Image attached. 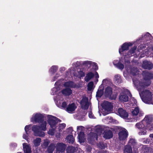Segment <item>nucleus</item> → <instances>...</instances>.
<instances>
[{
	"label": "nucleus",
	"instance_id": "f257e3e1",
	"mask_svg": "<svg viewBox=\"0 0 153 153\" xmlns=\"http://www.w3.org/2000/svg\"><path fill=\"white\" fill-rule=\"evenodd\" d=\"M143 79H140L139 76H136L133 79V84L139 92L142 101L145 103L153 105V94L149 90L144 89L149 85L151 82L150 79L153 78V74L145 71L143 72Z\"/></svg>",
	"mask_w": 153,
	"mask_h": 153
},
{
	"label": "nucleus",
	"instance_id": "f03ea898",
	"mask_svg": "<svg viewBox=\"0 0 153 153\" xmlns=\"http://www.w3.org/2000/svg\"><path fill=\"white\" fill-rule=\"evenodd\" d=\"M55 101L57 106L61 109H65L66 111L69 113H72L77 108V106L74 103L69 104L67 106L66 102L64 101L62 97L58 95L56 99H55Z\"/></svg>",
	"mask_w": 153,
	"mask_h": 153
},
{
	"label": "nucleus",
	"instance_id": "7ed1b4c3",
	"mask_svg": "<svg viewBox=\"0 0 153 153\" xmlns=\"http://www.w3.org/2000/svg\"><path fill=\"white\" fill-rule=\"evenodd\" d=\"M132 42H125L123 43L119 49V53L120 55L123 56L131 57L134 56L135 53L137 46H134L129 51L126 52V51L128 50L129 47L133 45Z\"/></svg>",
	"mask_w": 153,
	"mask_h": 153
},
{
	"label": "nucleus",
	"instance_id": "20e7f679",
	"mask_svg": "<svg viewBox=\"0 0 153 153\" xmlns=\"http://www.w3.org/2000/svg\"><path fill=\"white\" fill-rule=\"evenodd\" d=\"M152 121V118L150 116H147L141 122L137 123L135 126L139 129H141L139 132V135H143L146 134V125H149Z\"/></svg>",
	"mask_w": 153,
	"mask_h": 153
},
{
	"label": "nucleus",
	"instance_id": "39448f33",
	"mask_svg": "<svg viewBox=\"0 0 153 153\" xmlns=\"http://www.w3.org/2000/svg\"><path fill=\"white\" fill-rule=\"evenodd\" d=\"M47 117L48 119V122L51 128V129H50L48 132V133L50 135H52L54 134L55 131L57 123L61 122V120L57 117L51 115H47Z\"/></svg>",
	"mask_w": 153,
	"mask_h": 153
},
{
	"label": "nucleus",
	"instance_id": "423d86ee",
	"mask_svg": "<svg viewBox=\"0 0 153 153\" xmlns=\"http://www.w3.org/2000/svg\"><path fill=\"white\" fill-rule=\"evenodd\" d=\"M41 124L40 126L37 125H34L32 127V130L34 132L35 136L40 137H43L45 134L44 132L41 130L45 131L46 130V126L47 124L46 121H42L40 123Z\"/></svg>",
	"mask_w": 153,
	"mask_h": 153
},
{
	"label": "nucleus",
	"instance_id": "0eeeda50",
	"mask_svg": "<svg viewBox=\"0 0 153 153\" xmlns=\"http://www.w3.org/2000/svg\"><path fill=\"white\" fill-rule=\"evenodd\" d=\"M132 146L134 149V151L135 152L139 147V145L136 143L135 140L131 139L129 140L128 145L126 146L124 149V153H132Z\"/></svg>",
	"mask_w": 153,
	"mask_h": 153
},
{
	"label": "nucleus",
	"instance_id": "6e6552de",
	"mask_svg": "<svg viewBox=\"0 0 153 153\" xmlns=\"http://www.w3.org/2000/svg\"><path fill=\"white\" fill-rule=\"evenodd\" d=\"M96 133L91 132L88 135V140L90 143H92V141L97 140V136L100 135L102 133V129L99 126L95 128Z\"/></svg>",
	"mask_w": 153,
	"mask_h": 153
},
{
	"label": "nucleus",
	"instance_id": "1a4fd4ad",
	"mask_svg": "<svg viewBox=\"0 0 153 153\" xmlns=\"http://www.w3.org/2000/svg\"><path fill=\"white\" fill-rule=\"evenodd\" d=\"M45 117V115L40 113L33 114L30 118V121L33 123H41Z\"/></svg>",
	"mask_w": 153,
	"mask_h": 153
},
{
	"label": "nucleus",
	"instance_id": "9d476101",
	"mask_svg": "<svg viewBox=\"0 0 153 153\" xmlns=\"http://www.w3.org/2000/svg\"><path fill=\"white\" fill-rule=\"evenodd\" d=\"M128 95L131 97V94L127 89H123V91L120 93L119 96V99L121 102H126L128 101Z\"/></svg>",
	"mask_w": 153,
	"mask_h": 153
},
{
	"label": "nucleus",
	"instance_id": "9b49d317",
	"mask_svg": "<svg viewBox=\"0 0 153 153\" xmlns=\"http://www.w3.org/2000/svg\"><path fill=\"white\" fill-rule=\"evenodd\" d=\"M131 114L134 118V120L137 121L140 119V118L143 116L144 113L142 111L140 110L139 108L136 107L131 111Z\"/></svg>",
	"mask_w": 153,
	"mask_h": 153
},
{
	"label": "nucleus",
	"instance_id": "f8f14e48",
	"mask_svg": "<svg viewBox=\"0 0 153 153\" xmlns=\"http://www.w3.org/2000/svg\"><path fill=\"white\" fill-rule=\"evenodd\" d=\"M128 134L127 130L125 128H122L118 133L119 139L120 141H125L127 139Z\"/></svg>",
	"mask_w": 153,
	"mask_h": 153
},
{
	"label": "nucleus",
	"instance_id": "ddd939ff",
	"mask_svg": "<svg viewBox=\"0 0 153 153\" xmlns=\"http://www.w3.org/2000/svg\"><path fill=\"white\" fill-rule=\"evenodd\" d=\"M78 74H76V73L74 71L73 68H71L69 69L67 72L66 74L67 76L69 77L70 76H71L72 75H74V76H78V77H81L84 76V73L82 71H80L78 72Z\"/></svg>",
	"mask_w": 153,
	"mask_h": 153
},
{
	"label": "nucleus",
	"instance_id": "4468645a",
	"mask_svg": "<svg viewBox=\"0 0 153 153\" xmlns=\"http://www.w3.org/2000/svg\"><path fill=\"white\" fill-rule=\"evenodd\" d=\"M94 76L97 79V82L99 76L98 73L96 71H94L93 73L90 72L87 74L85 78V80L87 82Z\"/></svg>",
	"mask_w": 153,
	"mask_h": 153
},
{
	"label": "nucleus",
	"instance_id": "2eb2a0df",
	"mask_svg": "<svg viewBox=\"0 0 153 153\" xmlns=\"http://www.w3.org/2000/svg\"><path fill=\"white\" fill-rule=\"evenodd\" d=\"M55 87L53 88L51 90V94L52 95L55 94L57 92L61 89V80L56 82L55 84Z\"/></svg>",
	"mask_w": 153,
	"mask_h": 153
},
{
	"label": "nucleus",
	"instance_id": "dca6fc26",
	"mask_svg": "<svg viewBox=\"0 0 153 153\" xmlns=\"http://www.w3.org/2000/svg\"><path fill=\"white\" fill-rule=\"evenodd\" d=\"M80 103L82 109H87L89 105L88 98L85 96H83L80 101Z\"/></svg>",
	"mask_w": 153,
	"mask_h": 153
},
{
	"label": "nucleus",
	"instance_id": "f3484780",
	"mask_svg": "<svg viewBox=\"0 0 153 153\" xmlns=\"http://www.w3.org/2000/svg\"><path fill=\"white\" fill-rule=\"evenodd\" d=\"M102 107L106 111L110 112L112 111L113 105L111 102L105 101L102 104Z\"/></svg>",
	"mask_w": 153,
	"mask_h": 153
},
{
	"label": "nucleus",
	"instance_id": "a211bd4d",
	"mask_svg": "<svg viewBox=\"0 0 153 153\" xmlns=\"http://www.w3.org/2000/svg\"><path fill=\"white\" fill-rule=\"evenodd\" d=\"M123 60H114L113 62V63L114 66L120 70H122L124 68L123 65Z\"/></svg>",
	"mask_w": 153,
	"mask_h": 153
},
{
	"label": "nucleus",
	"instance_id": "6ab92c4d",
	"mask_svg": "<svg viewBox=\"0 0 153 153\" xmlns=\"http://www.w3.org/2000/svg\"><path fill=\"white\" fill-rule=\"evenodd\" d=\"M72 93V91L69 88H66L64 89H63L62 90L61 92H59L58 94L54 98V100H55V99H56L57 96L58 95L59 96L62 97V96L61 95V93L63 95H65V96H69Z\"/></svg>",
	"mask_w": 153,
	"mask_h": 153
},
{
	"label": "nucleus",
	"instance_id": "aec40b11",
	"mask_svg": "<svg viewBox=\"0 0 153 153\" xmlns=\"http://www.w3.org/2000/svg\"><path fill=\"white\" fill-rule=\"evenodd\" d=\"M118 114L121 117L126 119L128 117V114L122 108H119L117 111Z\"/></svg>",
	"mask_w": 153,
	"mask_h": 153
},
{
	"label": "nucleus",
	"instance_id": "412c9836",
	"mask_svg": "<svg viewBox=\"0 0 153 153\" xmlns=\"http://www.w3.org/2000/svg\"><path fill=\"white\" fill-rule=\"evenodd\" d=\"M142 67L144 69L149 70L153 68V65L150 62L145 61L143 62Z\"/></svg>",
	"mask_w": 153,
	"mask_h": 153
},
{
	"label": "nucleus",
	"instance_id": "4be33fe9",
	"mask_svg": "<svg viewBox=\"0 0 153 153\" xmlns=\"http://www.w3.org/2000/svg\"><path fill=\"white\" fill-rule=\"evenodd\" d=\"M66 146L65 144L60 143L57 144L56 151L57 152H63L65 149Z\"/></svg>",
	"mask_w": 153,
	"mask_h": 153
},
{
	"label": "nucleus",
	"instance_id": "5701e85b",
	"mask_svg": "<svg viewBox=\"0 0 153 153\" xmlns=\"http://www.w3.org/2000/svg\"><path fill=\"white\" fill-rule=\"evenodd\" d=\"M23 149L25 153H31V149L29 145L26 143L23 144Z\"/></svg>",
	"mask_w": 153,
	"mask_h": 153
},
{
	"label": "nucleus",
	"instance_id": "b1692460",
	"mask_svg": "<svg viewBox=\"0 0 153 153\" xmlns=\"http://www.w3.org/2000/svg\"><path fill=\"white\" fill-rule=\"evenodd\" d=\"M114 81L116 84L119 85L122 82V80L120 75L116 74L114 76Z\"/></svg>",
	"mask_w": 153,
	"mask_h": 153
},
{
	"label": "nucleus",
	"instance_id": "393cba45",
	"mask_svg": "<svg viewBox=\"0 0 153 153\" xmlns=\"http://www.w3.org/2000/svg\"><path fill=\"white\" fill-rule=\"evenodd\" d=\"M113 134L111 131H105L103 137L105 139H109L112 137Z\"/></svg>",
	"mask_w": 153,
	"mask_h": 153
},
{
	"label": "nucleus",
	"instance_id": "a878e982",
	"mask_svg": "<svg viewBox=\"0 0 153 153\" xmlns=\"http://www.w3.org/2000/svg\"><path fill=\"white\" fill-rule=\"evenodd\" d=\"M78 138L79 142L80 143L84 142L85 141L86 138L83 132H80L78 134Z\"/></svg>",
	"mask_w": 153,
	"mask_h": 153
},
{
	"label": "nucleus",
	"instance_id": "bb28decb",
	"mask_svg": "<svg viewBox=\"0 0 153 153\" xmlns=\"http://www.w3.org/2000/svg\"><path fill=\"white\" fill-rule=\"evenodd\" d=\"M64 85L65 87L71 88H76L77 86L76 84L71 81L66 82Z\"/></svg>",
	"mask_w": 153,
	"mask_h": 153
},
{
	"label": "nucleus",
	"instance_id": "cd10ccee",
	"mask_svg": "<svg viewBox=\"0 0 153 153\" xmlns=\"http://www.w3.org/2000/svg\"><path fill=\"white\" fill-rule=\"evenodd\" d=\"M112 93V88L110 87H107L105 91V94L106 97L110 96Z\"/></svg>",
	"mask_w": 153,
	"mask_h": 153
},
{
	"label": "nucleus",
	"instance_id": "c85d7f7f",
	"mask_svg": "<svg viewBox=\"0 0 153 153\" xmlns=\"http://www.w3.org/2000/svg\"><path fill=\"white\" fill-rule=\"evenodd\" d=\"M153 54L152 53L150 52V51H147L145 52V53L144 52L142 53L140 56V57H143L145 56H147L148 57H153V56L152 55Z\"/></svg>",
	"mask_w": 153,
	"mask_h": 153
},
{
	"label": "nucleus",
	"instance_id": "c756f323",
	"mask_svg": "<svg viewBox=\"0 0 153 153\" xmlns=\"http://www.w3.org/2000/svg\"><path fill=\"white\" fill-rule=\"evenodd\" d=\"M55 145L54 144L51 143L48 149V153H53V150L55 149Z\"/></svg>",
	"mask_w": 153,
	"mask_h": 153
},
{
	"label": "nucleus",
	"instance_id": "7c9ffc66",
	"mask_svg": "<svg viewBox=\"0 0 153 153\" xmlns=\"http://www.w3.org/2000/svg\"><path fill=\"white\" fill-rule=\"evenodd\" d=\"M58 69L57 66L54 65L52 66L49 70V73L51 74H54Z\"/></svg>",
	"mask_w": 153,
	"mask_h": 153
},
{
	"label": "nucleus",
	"instance_id": "2f4dec72",
	"mask_svg": "<svg viewBox=\"0 0 153 153\" xmlns=\"http://www.w3.org/2000/svg\"><path fill=\"white\" fill-rule=\"evenodd\" d=\"M142 37L143 39L150 40L152 38L151 35L149 33H146L145 34L143 35Z\"/></svg>",
	"mask_w": 153,
	"mask_h": 153
},
{
	"label": "nucleus",
	"instance_id": "473e14b6",
	"mask_svg": "<svg viewBox=\"0 0 153 153\" xmlns=\"http://www.w3.org/2000/svg\"><path fill=\"white\" fill-rule=\"evenodd\" d=\"M41 140V138H37L33 140V143L35 146H38L40 145Z\"/></svg>",
	"mask_w": 153,
	"mask_h": 153
},
{
	"label": "nucleus",
	"instance_id": "72a5a7b5",
	"mask_svg": "<svg viewBox=\"0 0 153 153\" xmlns=\"http://www.w3.org/2000/svg\"><path fill=\"white\" fill-rule=\"evenodd\" d=\"M103 90L102 88H99L97 92L96 96L100 97L102 95L103 93Z\"/></svg>",
	"mask_w": 153,
	"mask_h": 153
},
{
	"label": "nucleus",
	"instance_id": "f704fd0d",
	"mask_svg": "<svg viewBox=\"0 0 153 153\" xmlns=\"http://www.w3.org/2000/svg\"><path fill=\"white\" fill-rule=\"evenodd\" d=\"M66 138L68 143H74V139L73 135H68L66 137Z\"/></svg>",
	"mask_w": 153,
	"mask_h": 153
},
{
	"label": "nucleus",
	"instance_id": "c9c22d12",
	"mask_svg": "<svg viewBox=\"0 0 153 153\" xmlns=\"http://www.w3.org/2000/svg\"><path fill=\"white\" fill-rule=\"evenodd\" d=\"M138 72L139 71L137 68H134L131 70L130 73L133 75H135L138 74Z\"/></svg>",
	"mask_w": 153,
	"mask_h": 153
},
{
	"label": "nucleus",
	"instance_id": "e433bc0d",
	"mask_svg": "<svg viewBox=\"0 0 153 153\" xmlns=\"http://www.w3.org/2000/svg\"><path fill=\"white\" fill-rule=\"evenodd\" d=\"M74 148L72 146H68L66 149L67 153H73L74 152Z\"/></svg>",
	"mask_w": 153,
	"mask_h": 153
},
{
	"label": "nucleus",
	"instance_id": "4c0bfd02",
	"mask_svg": "<svg viewBox=\"0 0 153 153\" xmlns=\"http://www.w3.org/2000/svg\"><path fill=\"white\" fill-rule=\"evenodd\" d=\"M66 125L65 123L59 124L58 126V129L59 131H62L66 127Z\"/></svg>",
	"mask_w": 153,
	"mask_h": 153
},
{
	"label": "nucleus",
	"instance_id": "58836bf2",
	"mask_svg": "<svg viewBox=\"0 0 153 153\" xmlns=\"http://www.w3.org/2000/svg\"><path fill=\"white\" fill-rule=\"evenodd\" d=\"M94 83L93 82H90L88 85V91H91L93 88Z\"/></svg>",
	"mask_w": 153,
	"mask_h": 153
},
{
	"label": "nucleus",
	"instance_id": "ea45409f",
	"mask_svg": "<svg viewBox=\"0 0 153 153\" xmlns=\"http://www.w3.org/2000/svg\"><path fill=\"white\" fill-rule=\"evenodd\" d=\"M106 144L102 142L100 143L97 145L101 149H104L106 147Z\"/></svg>",
	"mask_w": 153,
	"mask_h": 153
},
{
	"label": "nucleus",
	"instance_id": "a19ab883",
	"mask_svg": "<svg viewBox=\"0 0 153 153\" xmlns=\"http://www.w3.org/2000/svg\"><path fill=\"white\" fill-rule=\"evenodd\" d=\"M84 129V128L83 126H78L77 127V131L78 133H80V132H83Z\"/></svg>",
	"mask_w": 153,
	"mask_h": 153
},
{
	"label": "nucleus",
	"instance_id": "79ce46f5",
	"mask_svg": "<svg viewBox=\"0 0 153 153\" xmlns=\"http://www.w3.org/2000/svg\"><path fill=\"white\" fill-rule=\"evenodd\" d=\"M153 121V120L152 121ZM152 121L150 123V124L149 125L146 124V127L150 130H153V123H152Z\"/></svg>",
	"mask_w": 153,
	"mask_h": 153
},
{
	"label": "nucleus",
	"instance_id": "37998d69",
	"mask_svg": "<svg viewBox=\"0 0 153 153\" xmlns=\"http://www.w3.org/2000/svg\"><path fill=\"white\" fill-rule=\"evenodd\" d=\"M31 126L32 125L31 124H30L28 125H27L25 126V132L27 134V132L29 130H30Z\"/></svg>",
	"mask_w": 153,
	"mask_h": 153
},
{
	"label": "nucleus",
	"instance_id": "c03bdc74",
	"mask_svg": "<svg viewBox=\"0 0 153 153\" xmlns=\"http://www.w3.org/2000/svg\"><path fill=\"white\" fill-rule=\"evenodd\" d=\"M49 143V141L48 140H44V143L43 144V146L45 148H46L48 145Z\"/></svg>",
	"mask_w": 153,
	"mask_h": 153
},
{
	"label": "nucleus",
	"instance_id": "a18cd8bd",
	"mask_svg": "<svg viewBox=\"0 0 153 153\" xmlns=\"http://www.w3.org/2000/svg\"><path fill=\"white\" fill-rule=\"evenodd\" d=\"M28 133L27 132V134H26V133L25 134H24L23 135V137L24 139L26 140L27 142H28Z\"/></svg>",
	"mask_w": 153,
	"mask_h": 153
},
{
	"label": "nucleus",
	"instance_id": "49530a36",
	"mask_svg": "<svg viewBox=\"0 0 153 153\" xmlns=\"http://www.w3.org/2000/svg\"><path fill=\"white\" fill-rule=\"evenodd\" d=\"M88 116L89 118H95L94 117L93 114L91 111H89L88 113Z\"/></svg>",
	"mask_w": 153,
	"mask_h": 153
},
{
	"label": "nucleus",
	"instance_id": "de8ad7c7",
	"mask_svg": "<svg viewBox=\"0 0 153 153\" xmlns=\"http://www.w3.org/2000/svg\"><path fill=\"white\" fill-rule=\"evenodd\" d=\"M59 75H58V74H56V75L54 76V77H53L51 80V81L53 82L54 81L57 79V78L59 76Z\"/></svg>",
	"mask_w": 153,
	"mask_h": 153
},
{
	"label": "nucleus",
	"instance_id": "09e8293b",
	"mask_svg": "<svg viewBox=\"0 0 153 153\" xmlns=\"http://www.w3.org/2000/svg\"><path fill=\"white\" fill-rule=\"evenodd\" d=\"M93 68L95 69V70H96L98 69V67L97 66L96 63H94L93 64Z\"/></svg>",
	"mask_w": 153,
	"mask_h": 153
},
{
	"label": "nucleus",
	"instance_id": "8fccbe9b",
	"mask_svg": "<svg viewBox=\"0 0 153 153\" xmlns=\"http://www.w3.org/2000/svg\"><path fill=\"white\" fill-rule=\"evenodd\" d=\"M148 43L149 42L147 43V46H148L149 48L150 47V46H151V47L152 45L153 44V42H152V41H150V42L149 43V44H148Z\"/></svg>",
	"mask_w": 153,
	"mask_h": 153
},
{
	"label": "nucleus",
	"instance_id": "3c124183",
	"mask_svg": "<svg viewBox=\"0 0 153 153\" xmlns=\"http://www.w3.org/2000/svg\"><path fill=\"white\" fill-rule=\"evenodd\" d=\"M65 70V68L64 67H62L60 68L59 71L61 72H62V71H64Z\"/></svg>",
	"mask_w": 153,
	"mask_h": 153
},
{
	"label": "nucleus",
	"instance_id": "603ef678",
	"mask_svg": "<svg viewBox=\"0 0 153 153\" xmlns=\"http://www.w3.org/2000/svg\"><path fill=\"white\" fill-rule=\"evenodd\" d=\"M107 82H108V80L106 79H104L102 81V84H104L105 83H106Z\"/></svg>",
	"mask_w": 153,
	"mask_h": 153
},
{
	"label": "nucleus",
	"instance_id": "864d4df0",
	"mask_svg": "<svg viewBox=\"0 0 153 153\" xmlns=\"http://www.w3.org/2000/svg\"><path fill=\"white\" fill-rule=\"evenodd\" d=\"M12 146L13 147H16L17 146V144L15 143H12L11 144Z\"/></svg>",
	"mask_w": 153,
	"mask_h": 153
},
{
	"label": "nucleus",
	"instance_id": "5fc2aeb1",
	"mask_svg": "<svg viewBox=\"0 0 153 153\" xmlns=\"http://www.w3.org/2000/svg\"><path fill=\"white\" fill-rule=\"evenodd\" d=\"M60 134L59 133L57 134H56V137L57 138H59L60 137Z\"/></svg>",
	"mask_w": 153,
	"mask_h": 153
},
{
	"label": "nucleus",
	"instance_id": "6e6d98bb",
	"mask_svg": "<svg viewBox=\"0 0 153 153\" xmlns=\"http://www.w3.org/2000/svg\"><path fill=\"white\" fill-rule=\"evenodd\" d=\"M68 129L71 132L73 131L72 128L71 127H69Z\"/></svg>",
	"mask_w": 153,
	"mask_h": 153
},
{
	"label": "nucleus",
	"instance_id": "4d7b16f0",
	"mask_svg": "<svg viewBox=\"0 0 153 153\" xmlns=\"http://www.w3.org/2000/svg\"><path fill=\"white\" fill-rule=\"evenodd\" d=\"M132 100L133 101L134 103V104H136L137 103V101L133 99Z\"/></svg>",
	"mask_w": 153,
	"mask_h": 153
},
{
	"label": "nucleus",
	"instance_id": "13d9d810",
	"mask_svg": "<svg viewBox=\"0 0 153 153\" xmlns=\"http://www.w3.org/2000/svg\"><path fill=\"white\" fill-rule=\"evenodd\" d=\"M150 137L152 138L153 139V134H151L150 135Z\"/></svg>",
	"mask_w": 153,
	"mask_h": 153
},
{
	"label": "nucleus",
	"instance_id": "bf43d9fd",
	"mask_svg": "<svg viewBox=\"0 0 153 153\" xmlns=\"http://www.w3.org/2000/svg\"><path fill=\"white\" fill-rule=\"evenodd\" d=\"M124 76L125 77H126V74L125 72L124 73Z\"/></svg>",
	"mask_w": 153,
	"mask_h": 153
},
{
	"label": "nucleus",
	"instance_id": "052dcab7",
	"mask_svg": "<svg viewBox=\"0 0 153 153\" xmlns=\"http://www.w3.org/2000/svg\"><path fill=\"white\" fill-rule=\"evenodd\" d=\"M108 118L110 119L111 121L112 120V118H111V117H108Z\"/></svg>",
	"mask_w": 153,
	"mask_h": 153
},
{
	"label": "nucleus",
	"instance_id": "680f3d73",
	"mask_svg": "<svg viewBox=\"0 0 153 153\" xmlns=\"http://www.w3.org/2000/svg\"><path fill=\"white\" fill-rule=\"evenodd\" d=\"M152 51L153 52V46L152 47Z\"/></svg>",
	"mask_w": 153,
	"mask_h": 153
},
{
	"label": "nucleus",
	"instance_id": "e2e57ef3",
	"mask_svg": "<svg viewBox=\"0 0 153 153\" xmlns=\"http://www.w3.org/2000/svg\"><path fill=\"white\" fill-rule=\"evenodd\" d=\"M127 63H129V61H128V60H127Z\"/></svg>",
	"mask_w": 153,
	"mask_h": 153
},
{
	"label": "nucleus",
	"instance_id": "0e129e2a",
	"mask_svg": "<svg viewBox=\"0 0 153 153\" xmlns=\"http://www.w3.org/2000/svg\"><path fill=\"white\" fill-rule=\"evenodd\" d=\"M126 121H127V122H129L130 121H128V120H127V121L126 120Z\"/></svg>",
	"mask_w": 153,
	"mask_h": 153
},
{
	"label": "nucleus",
	"instance_id": "69168bd1",
	"mask_svg": "<svg viewBox=\"0 0 153 153\" xmlns=\"http://www.w3.org/2000/svg\"><path fill=\"white\" fill-rule=\"evenodd\" d=\"M140 47H138V49H139V48Z\"/></svg>",
	"mask_w": 153,
	"mask_h": 153
}]
</instances>
